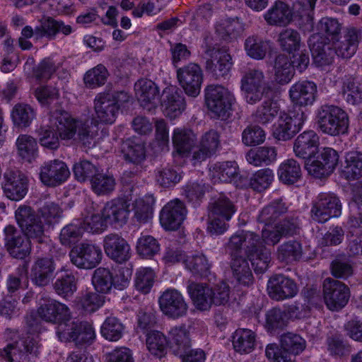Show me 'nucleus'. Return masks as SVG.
Listing matches in <instances>:
<instances>
[{"label":"nucleus","mask_w":362,"mask_h":362,"mask_svg":"<svg viewBox=\"0 0 362 362\" xmlns=\"http://www.w3.org/2000/svg\"><path fill=\"white\" fill-rule=\"evenodd\" d=\"M256 274H263L269 268L272 260L271 252L264 245L247 256Z\"/></svg>","instance_id":"6e6d98bb"},{"label":"nucleus","mask_w":362,"mask_h":362,"mask_svg":"<svg viewBox=\"0 0 362 362\" xmlns=\"http://www.w3.org/2000/svg\"><path fill=\"white\" fill-rule=\"evenodd\" d=\"M177 76L180 85L185 93L191 97L197 96L203 81L201 67L194 63H190L177 70Z\"/></svg>","instance_id":"4468645a"},{"label":"nucleus","mask_w":362,"mask_h":362,"mask_svg":"<svg viewBox=\"0 0 362 362\" xmlns=\"http://www.w3.org/2000/svg\"><path fill=\"white\" fill-rule=\"evenodd\" d=\"M92 283L95 290L102 293H108L114 286V279L110 271L106 268L99 267L94 271Z\"/></svg>","instance_id":"052dcab7"},{"label":"nucleus","mask_w":362,"mask_h":362,"mask_svg":"<svg viewBox=\"0 0 362 362\" xmlns=\"http://www.w3.org/2000/svg\"><path fill=\"white\" fill-rule=\"evenodd\" d=\"M39 354V344L30 337L10 342L0 349V359L5 362H35Z\"/></svg>","instance_id":"6e6552de"},{"label":"nucleus","mask_w":362,"mask_h":362,"mask_svg":"<svg viewBox=\"0 0 362 362\" xmlns=\"http://www.w3.org/2000/svg\"><path fill=\"white\" fill-rule=\"evenodd\" d=\"M35 112L29 105L18 103L15 105L11 111V118L15 126L18 127H27L30 126L35 118Z\"/></svg>","instance_id":"8fccbe9b"},{"label":"nucleus","mask_w":362,"mask_h":362,"mask_svg":"<svg viewBox=\"0 0 362 362\" xmlns=\"http://www.w3.org/2000/svg\"><path fill=\"white\" fill-rule=\"evenodd\" d=\"M136 250L141 256L150 258L158 252L160 245L153 236L144 235L137 241Z\"/></svg>","instance_id":"774afa93"},{"label":"nucleus","mask_w":362,"mask_h":362,"mask_svg":"<svg viewBox=\"0 0 362 362\" xmlns=\"http://www.w3.org/2000/svg\"><path fill=\"white\" fill-rule=\"evenodd\" d=\"M169 339L173 352L177 356L187 353L191 346L189 333L185 325L172 328L169 332Z\"/></svg>","instance_id":"58836bf2"},{"label":"nucleus","mask_w":362,"mask_h":362,"mask_svg":"<svg viewBox=\"0 0 362 362\" xmlns=\"http://www.w3.org/2000/svg\"><path fill=\"white\" fill-rule=\"evenodd\" d=\"M305 119L303 112L299 118L292 117L285 112L281 114L274 126L273 136L279 141L290 140L300 131Z\"/></svg>","instance_id":"6ab92c4d"},{"label":"nucleus","mask_w":362,"mask_h":362,"mask_svg":"<svg viewBox=\"0 0 362 362\" xmlns=\"http://www.w3.org/2000/svg\"><path fill=\"white\" fill-rule=\"evenodd\" d=\"M247 54L254 59H263L269 49V42L257 36H250L245 41Z\"/></svg>","instance_id":"864d4df0"},{"label":"nucleus","mask_w":362,"mask_h":362,"mask_svg":"<svg viewBox=\"0 0 362 362\" xmlns=\"http://www.w3.org/2000/svg\"><path fill=\"white\" fill-rule=\"evenodd\" d=\"M162 313L172 319H178L187 314L188 305L182 295L175 289H168L159 298Z\"/></svg>","instance_id":"2eb2a0df"},{"label":"nucleus","mask_w":362,"mask_h":362,"mask_svg":"<svg viewBox=\"0 0 362 362\" xmlns=\"http://www.w3.org/2000/svg\"><path fill=\"white\" fill-rule=\"evenodd\" d=\"M5 247L9 255L16 259H23L30 254V240L13 226L4 228Z\"/></svg>","instance_id":"dca6fc26"},{"label":"nucleus","mask_w":362,"mask_h":362,"mask_svg":"<svg viewBox=\"0 0 362 362\" xmlns=\"http://www.w3.org/2000/svg\"><path fill=\"white\" fill-rule=\"evenodd\" d=\"M279 112V107L272 99L264 100L252 116L254 120L261 124H267L274 120Z\"/></svg>","instance_id":"603ef678"},{"label":"nucleus","mask_w":362,"mask_h":362,"mask_svg":"<svg viewBox=\"0 0 362 362\" xmlns=\"http://www.w3.org/2000/svg\"><path fill=\"white\" fill-rule=\"evenodd\" d=\"M292 16L289 6L282 1H277L264 14V19L270 25L286 26L292 21Z\"/></svg>","instance_id":"c9c22d12"},{"label":"nucleus","mask_w":362,"mask_h":362,"mask_svg":"<svg viewBox=\"0 0 362 362\" xmlns=\"http://www.w3.org/2000/svg\"><path fill=\"white\" fill-rule=\"evenodd\" d=\"M90 185L96 194L106 195L115 189L116 182L112 175L98 171L95 177L90 179Z\"/></svg>","instance_id":"09e8293b"},{"label":"nucleus","mask_w":362,"mask_h":362,"mask_svg":"<svg viewBox=\"0 0 362 362\" xmlns=\"http://www.w3.org/2000/svg\"><path fill=\"white\" fill-rule=\"evenodd\" d=\"M235 101L233 94L225 87L209 85L205 89V102L208 109L217 117L226 119Z\"/></svg>","instance_id":"9d476101"},{"label":"nucleus","mask_w":362,"mask_h":362,"mask_svg":"<svg viewBox=\"0 0 362 362\" xmlns=\"http://www.w3.org/2000/svg\"><path fill=\"white\" fill-rule=\"evenodd\" d=\"M37 313L42 320L57 325L56 334L62 342L74 341L76 344H81L90 343L95 338L92 325L87 322L72 320L70 309L59 301L42 298Z\"/></svg>","instance_id":"f257e3e1"},{"label":"nucleus","mask_w":362,"mask_h":362,"mask_svg":"<svg viewBox=\"0 0 362 362\" xmlns=\"http://www.w3.org/2000/svg\"><path fill=\"white\" fill-rule=\"evenodd\" d=\"M15 217L21 231L27 238L43 243L48 228L31 206L21 205L15 211Z\"/></svg>","instance_id":"0eeeda50"},{"label":"nucleus","mask_w":362,"mask_h":362,"mask_svg":"<svg viewBox=\"0 0 362 362\" xmlns=\"http://www.w3.org/2000/svg\"><path fill=\"white\" fill-rule=\"evenodd\" d=\"M124 328V325L118 318L110 316L102 325L101 334L106 339L117 341L122 337Z\"/></svg>","instance_id":"5fc2aeb1"},{"label":"nucleus","mask_w":362,"mask_h":362,"mask_svg":"<svg viewBox=\"0 0 362 362\" xmlns=\"http://www.w3.org/2000/svg\"><path fill=\"white\" fill-rule=\"evenodd\" d=\"M184 264L194 276H207L210 273L211 264L203 254L187 256L184 259Z\"/></svg>","instance_id":"a18cd8bd"},{"label":"nucleus","mask_w":362,"mask_h":362,"mask_svg":"<svg viewBox=\"0 0 362 362\" xmlns=\"http://www.w3.org/2000/svg\"><path fill=\"white\" fill-rule=\"evenodd\" d=\"M62 274L59 275L53 283L54 292L64 299L73 297L78 288V278L70 270L61 269Z\"/></svg>","instance_id":"473e14b6"},{"label":"nucleus","mask_w":362,"mask_h":362,"mask_svg":"<svg viewBox=\"0 0 362 362\" xmlns=\"http://www.w3.org/2000/svg\"><path fill=\"white\" fill-rule=\"evenodd\" d=\"M316 124L324 134L338 136L346 134L349 129L348 114L335 105H322L317 112Z\"/></svg>","instance_id":"20e7f679"},{"label":"nucleus","mask_w":362,"mask_h":362,"mask_svg":"<svg viewBox=\"0 0 362 362\" xmlns=\"http://www.w3.org/2000/svg\"><path fill=\"white\" fill-rule=\"evenodd\" d=\"M40 25L35 28V37L37 39L44 37L49 40L55 39L58 33L69 35L72 33L70 25H66L62 21H57L52 17H43L40 20Z\"/></svg>","instance_id":"c756f323"},{"label":"nucleus","mask_w":362,"mask_h":362,"mask_svg":"<svg viewBox=\"0 0 362 362\" xmlns=\"http://www.w3.org/2000/svg\"><path fill=\"white\" fill-rule=\"evenodd\" d=\"M267 291L271 298L283 300L294 297L298 290L293 279L283 274H274L268 281Z\"/></svg>","instance_id":"f3484780"},{"label":"nucleus","mask_w":362,"mask_h":362,"mask_svg":"<svg viewBox=\"0 0 362 362\" xmlns=\"http://www.w3.org/2000/svg\"><path fill=\"white\" fill-rule=\"evenodd\" d=\"M276 151L274 147L262 146L250 149L246 156L249 163L255 166L268 165L276 160Z\"/></svg>","instance_id":"de8ad7c7"},{"label":"nucleus","mask_w":362,"mask_h":362,"mask_svg":"<svg viewBox=\"0 0 362 362\" xmlns=\"http://www.w3.org/2000/svg\"><path fill=\"white\" fill-rule=\"evenodd\" d=\"M204 43L206 71L216 79L225 78L229 74L233 64L230 54L217 48V43L214 42L210 36H205Z\"/></svg>","instance_id":"423d86ee"},{"label":"nucleus","mask_w":362,"mask_h":362,"mask_svg":"<svg viewBox=\"0 0 362 362\" xmlns=\"http://www.w3.org/2000/svg\"><path fill=\"white\" fill-rule=\"evenodd\" d=\"M129 203L127 199L118 197L107 202L102 210L105 220L110 223H115L120 226L127 223L130 210Z\"/></svg>","instance_id":"4be33fe9"},{"label":"nucleus","mask_w":362,"mask_h":362,"mask_svg":"<svg viewBox=\"0 0 362 362\" xmlns=\"http://www.w3.org/2000/svg\"><path fill=\"white\" fill-rule=\"evenodd\" d=\"M36 213L47 228H50L59 221L63 215V210L58 204L48 202L41 206Z\"/></svg>","instance_id":"4d7b16f0"},{"label":"nucleus","mask_w":362,"mask_h":362,"mask_svg":"<svg viewBox=\"0 0 362 362\" xmlns=\"http://www.w3.org/2000/svg\"><path fill=\"white\" fill-rule=\"evenodd\" d=\"M316 0L297 1L293 4L294 13L299 18L298 25L304 33H310L314 30L313 11Z\"/></svg>","instance_id":"72a5a7b5"},{"label":"nucleus","mask_w":362,"mask_h":362,"mask_svg":"<svg viewBox=\"0 0 362 362\" xmlns=\"http://www.w3.org/2000/svg\"><path fill=\"white\" fill-rule=\"evenodd\" d=\"M121 152L127 163L135 165H140L146 159L144 145L132 139H128L122 142Z\"/></svg>","instance_id":"4c0bfd02"},{"label":"nucleus","mask_w":362,"mask_h":362,"mask_svg":"<svg viewBox=\"0 0 362 362\" xmlns=\"http://www.w3.org/2000/svg\"><path fill=\"white\" fill-rule=\"evenodd\" d=\"M301 255L302 247L297 241H288L281 245L277 250V257L281 261L296 260Z\"/></svg>","instance_id":"69168bd1"},{"label":"nucleus","mask_w":362,"mask_h":362,"mask_svg":"<svg viewBox=\"0 0 362 362\" xmlns=\"http://www.w3.org/2000/svg\"><path fill=\"white\" fill-rule=\"evenodd\" d=\"M153 198L146 197L136 199L133 203L134 218L139 223H146L153 215Z\"/></svg>","instance_id":"13d9d810"},{"label":"nucleus","mask_w":362,"mask_h":362,"mask_svg":"<svg viewBox=\"0 0 362 362\" xmlns=\"http://www.w3.org/2000/svg\"><path fill=\"white\" fill-rule=\"evenodd\" d=\"M135 95L141 106L148 111L156 106L160 92L158 86L151 80L141 78L134 84Z\"/></svg>","instance_id":"5701e85b"},{"label":"nucleus","mask_w":362,"mask_h":362,"mask_svg":"<svg viewBox=\"0 0 362 362\" xmlns=\"http://www.w3.org/2000/svg\"><path fill=\"white\" fill-rule=\"evenodd\" d=\"M69 175L70 172L64 162L54 160L42 165L40 178L45 185L55 187L64 182Z\"/></svg>","instance_id":"aec40b11"},{"label":"nucleus","mask_w":362,"mask_h":362,"mask_svg":"<svg viewBox=\"0 0 362 362\" xmlns=\"http://www.w3.org/2000/svg\"><path fill=\"white\" fill-rule=\"evenodd\" d=\"M278 175L279 180L284 183L294 184L301 177L300 166L294 159H287L279 165Z\"/></svg>","instance_id":"49530a36"},{"label":"nucleus","mask_w":362,"mask_h":362,"mask_svg":"<svg viewBox=\"0 0 362 362\" xmlns=\"http://www.w3.org/2000/svg\"><path fill=\"white\" fill-rule=\"evenodd\" d=\"M243 31V26L238 18H228L218 23L215 27L216 35L223 40L237 39Z\"/></svg>","instance_id":"a19ab883"},{"label":"nucleus","mask_w":362,"mask_h":362,"mask_svg":"<svg viewBox=\"0 0 362 362\" xmlns=\"http://www.w3.org/2000/svg\"><path fill=\"white\" fill-rule=\"evenodd\" d=\"M28 185V178L21 171L10 170L4 175L3 190L11 200L22 199L27 194Z\"/></svg>","instance_id":"a211bd4d"},{"label":"nucleus","mask_w":362,"mask_h":362,"mask_svg":"<svg viewBox=\"0 0 362 362\" xmlns=\"http://www.w3.org/2000/svg\"><path fill=\"white\" fill-rule=\"evenodd\" d=\"M341 205L334 194L322 192L318 194L313 202L310 211L311 218L318 223H325L332 217L341 214Z\"/></svg>","instance_id":"9b49d317"},{"label":"nucleus","mask_w":362,"mask_h":362,"mask_svg":"<svg viewBox=\"0 0 362 362\" xmlns=\"http://www.w3.org/2000/svg\"><path fill=\"white\" fill-rule=\"evenodd\" d=\"M316 84L310 81H300L292 85L289 90L291 102L297 106L312 105L315 100Z\"/></svg>","instance_id":"bb28decb"},{"label":"nucleus","mask_w":362,"mask_h":362,"mask_svg":"<svg viewBox=\"0 0 362 362\" xmlns=\"http://www.w3.org/2000/svg\"><path fill=\"white\" fill-rule=\"evenodd\" d=\"M69 257L72 264L78 268L90 269L100 264L103 253L98 245L83 242L73 247Z\"/></svg>","instance_id":"f8f14e48"},{"label":"nucleus","mask_w":362,"mask_h":362,"mask_svg":"<svg viewBox=\"0 0 362 362\" xmlns=\"http://www.w3.org/2000/svg\"><path fill=\"white\" fill-rule=\"evenodd\" d=\"M95 110L98 118L104 123L112 124L119 111V106L115 105L112 94L102 93L95 99Z\"/></svg>","instance_id":"2f4dec72"},{"label":"nucleus","mask_w":362,"mask_h":362,"mask_svg":"<svg viewBox=\"0 0 362 362\" xmlns=\"http://www.w3.org/2000/svg\"><path fill=\"white\" fill-rule=\"evenodd\" d=\"M325 302L329 310H339L344 307L350 297L349 288L342 282L327 278L323 283Z\"/></svg>","instance_id":"ddd939ff"},{"label":"nucleus","mask_w":362,"mask_h":362,"mask_svg":"<svg viewBox=\"0 0 362 362\" xmlns=\"http://www.w3.org/2000/svg\"><path fill=\"white\" fill-rule=\"evenodd\" d=\"M230 268L233 277L240 285L248 287L253 284L254 277L247 257L232 256Z\"/></svg>","instance_id":"f704fd0d"},{"label":"nucleus","mask_w":362,"mask_h":362,"mask_svg":"<svg viewBox=\"0 0 362 362\" xmlns=\"http://www.w3.org/2000/svg\"><path fill=\"white\" fill-rule=\"evenodd\" d=\"M49 122L62 140L74 139L85 148H90L95 145L96 131L88 122L73 118L67 112L56 110L50 115Z\"/></svg>","instance_id":"f03ea898"},{"label":"nucleus","mask_w":362,"mask_h":362,"mask_svg":"<svg viewBox=\"0 0 362 362\" xmlns=\"http://www.w3.org/2000/svg\"><path fill=\"white\" fill-rule=\"evenodd\" d=\"M277 41L281 49L288 54L298 50L301 44L299 33L292 28L283 30L279 34Z\"/></svg>","instance_id":"3c124183"},{"label":"nucleus","mask_w":362,"mask_h":362,"mask_svg":"<svg viewBox=\"0 0 362 362\" xmlns=\"http://www.w3.org/2000/svg\"><path fill=\"white\" fill-rule=\"evenodd\" d=\"M288 211L286 204L281 199H278L265 206L259 213L257 221L265 226L272 225L280 216Z\"/></svg>","instance_id":"e433bc0d"},{"label":"nucleus","mask_w":362,"mask_h":362,"mask_svg":"<svg viewBox=\"0 0 362 362\" xmlns=\"http://www.w3.org/2000/svg\"><path fill=\"white\" fill-rule=\"evenodd\" d=\"M187 209L182 202L174 199L168 202L161 210L160 223L167 230H175L179 228L185 218Z\"/></svg>","instance_id":"412c9836"},{"label":"nucleus","mask_w":362,"mask_h":362,"mask_svg":"<svg viewBox=\"0 0 362 362\" xmlns=\"http://www.w3.org/2000/svg\"><path fill=\"white\" fill-rule=\"evenodd\" d=\"M281 348L276 344H268L266 356L271 362H293V358L304 351L306 341L299 334L287 332L281 336Z\"/></svg>","instance_id":"39448f33"},{"label":"nucleus","mask_w":362,"mask_h":362,"mask_svg":"<svg viewBox=\"0 0 362 362\" xmlns=\"http://www.w3.org/2000/svg\"><path fill=\"white\" fill-rule=\"evenodd\" d=\"M108 76L109 74L105 66L98 64L86 72L83 80L90 88H95L105 84Z\"/></svg>","instance_id":"338daca9"},{"label":"nucleus","mask_w":362,"mask_h":362,"mask_svg":"<svg viewBox=\"0 0 362 362\" xmlns=\"http://www.w3.org/2000/svg\"><path fill=\"white\" fill-rule=\"evenodd\" d=\"M161 105L164 115L170 119H174L185 110L186 103L182 91L178 88L171 87L163 90Z\"/></svg>","instance_id":"393cba45"},{"label":"nucleus","mask_w":362,"mask_h":362,"mask_svg":"<svg viewBox=\"0 0 362 362\" xmlns=\"http://www.w3.org/2000/svg\"><path fill=\"white\" fill-rule=\"evenodd\" d=\"M236 211L235 204L227 197L220 194L211 199L208 205L207 230L213 235L223 233L228 221Z\"/></svg>","instance_id":"7ed1b4c3"},{"label":"nucleus","mask_w":362,"mask_h":362,"mask_svg":"<svg viewBox=\"0 0 362 362\" xmlns=\"http://www.w3.org/2000/svg\"><path fill=\"white\" fill-rule=\"evenodd\" d=\"M212 175L221 182H230L238 175V165L234 161L217 163L212 167Z\"/></svg>","instance_id":"680f3d73"},{"label":"nucleus","mask_w":362,"mask_h":362,"mask_svg":"<svg viewBox=\"0 0 362 362\" xmlns=\"http://www.w3.org/2000/svg\"><path fill=\"white\" fill-rule=\"evenodd\" d=\"M56 269L54 260L50 257L36 259L31 267V281L40 287H44L50 283Z\"/></svg>","instance_id":"a878e982"},{"label":"nucleus","mask_w":362,"mask_h":362,"mask_svg":"<svg viewBox=\"0 0 362 362\" xmlns=\"http://www.w3.org/2000/svg\"><path fill=\"white\" fill-rule=\"evenodd\" d=\"M343 174L346 179L355 180L362 177V153L351 151L346 154Z\"/></svg>","instance_id":"c03bdc74"},{"label":"nucleus","mask_w":362,"mask_h":362,"mask_svg":"<svg viewBox=\"0 0 362 362\" xmlns=\"http://www.w3.org/2000/svg\"><path fill=\"white\" fill-rule=\"evenodd\" d=\"M18 155L28 162H31L37 155V144L31 136L21 134L16 141Z\"/></svg>","instance_id":"bf43d9fd"},{"label":"nucleus","mask_w":362,"mask_h":362,"mask_svg":"<svg viewBox=\"0 0 362 362\" xmlns=\"http://www.w3.org/2000/svg\"><path fill=\"white\" fill-rule=\"evenodd\" d=\"M104 249L109 257L120 264L127 262L131 257L130 246L118 234L111 233L105 238Z\"/></svg>","instance_id":"b1692460"},{"label":"nucleus","mask_w":362,"mask_h":362,"mask_svg":"<svg viewBox=\"0 0 362 362\" xmlns=\"http://www.w3.org/2000/svg\"><path fill=\"white\" fill-rule=\"evenodd\" d=\"M196 142L197 136L192 130L185 128L174 130L173 143L178 153H188Z\"/></svg>","instance_id":"79ce46f5"},{"label":"nucleus","mask_w":362,"mask_h":362,"mask_svg":"<svg viewBox=\"0 0 362 362\" xmlns=\"http://www.w3.org/2000/svg\"><path fill=\"white\" fill-rule=\"evenodd\" d=\"M83 230L78 224L70 223L65 226L60 232L59 240L62 245L71 247L81 240Z\"/></svg>","instance_id":"e2e57ef3"},{"label":"nucleus","mask_w":362,"mask_h":362,"mask_svg":"<svg viewBox=\"0 0 362 362\" xmlns=\"http://www.w3.org/2000/svg\"><path fill=\"white\" fill-rule=\"evenodd\" d=\"M240 83L246 101L251 105L260 101L264 93L270 89L264 72L255 68H249L243 72Z\"/></svg>","instance_id":"1a4fd4ad"},{"label":"nucleus","mask_w":362,"mask_h":362,"mask_svg":"<svg viewBox=\"0 0 362 362\" xmlns=\"http://www.w3.org/2000/svg\"><path fill=\"white\" fill-rule=\"evenodd\" d=\"M255 334L251 329H237L233 337L234 349L240 354L250 353L255 348Z\"/></svg>","instance_id":"37998d69"},{"label":"nucleus","mask_w":362,"mask_h":362,"mask_svg":"<svg viewBox=\"0 0 362 362\" xmlns=\"http://www.w3.org/2000/svg\"><path fill=\"white\" fill-rule=\"evenodd\" d=\"M317 35H325L327 39L332 41L338 37L339 34L341 31V25L337 20L332 18H322L317 25Z\"/></svg>","instance_id":"0e129e2a"},{"label":"nucleus","mask_w":362,"mask_h":362,"mask_svg":"<svg viewBox=\"0 0 362 362\" xmlns=\"http://www.w3.org/2000/svg\"><path fill=\"white\" fill-rule=\"evenodd\" d=\"M320 36L313 35L309 39V46L314 64L319 67L328 66L333 62L334 52L332 45L320 40Z\"/></svg>","instance_id":"c85d7f7f"},{"label":"nucleus","mask_w":362,"mask_h":362,"mask_svg":"<svg viewBox=\"0 0 362 362\" xmlns=\"http://www.w3.org/2000/svg\"><path fill=\"white\" fill-rule=\"evenodd\" d=\"M319 136L313 130L305 131L300 134L293 144L295 155L300 158H310L318 148Z\"/></svg>","instance_id":"7c9ffc66"},{"label":"nucleus","mask_w":362,"mask_h":362,"mask_svg":"<svg viewBox=\"0 0 362 362\" xmlns=\"http://www.w3.org/2000/svg\"><path fill=\"white\" fill-rule=\"evenodd\" d=\"M188 293L197 310H209L213 305V288L207 284L189 281Z\"/></svg>","instance_id":"cd10ccee"},{"label":"nucleus","mask_w":362,"mask_h":362,"mask_svg":"<svg viewBox=\"0 0 362 362\" xmlns=\"http://www.w3.org/2000/svg\"><path fill=\"white\" fill-rule=\"evenodd\" d=\"M275 81L279 84L288 83L294 75L291 59L286 54H278L274 62Z\"/></svg>","instance_id":"ea45409f"}]
</instances>
